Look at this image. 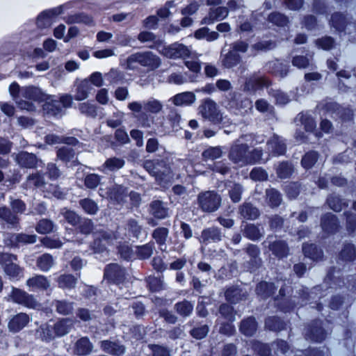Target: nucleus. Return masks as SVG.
Here are the masks:
<instances>
[{
  "mask_svg": "<svg viewBox=\"0 0 356 356\" xmlns=\"http://www.w3.org/2000/svg\"><path fill=\"white\" fill-rule=\"evenodd\" d=\"M121 65L127 70H134L138 65L154 70L161 65V59L151 51H141L133 54L126 59L120 58Z\"/></svg>",
  "mask_w": 356,
  "mask_h": 356,
  "instance_id": "f257e3e1",
  "label": "nucleus"
},
{
  "mask_svg": "<svg viewBox=\"0 0 356 356\" xmlns=\"http://www.w3.org/2000/svg\"><path fill=\"white\" fill-rule=\"evenodd\" d=\"M241 88L243 91L254 94L257 90L264 88H268L270 85V80L257 73H254L248 76H241L239 80Z\"/></svg>",
  "mask_w": 356,
  "mask_h": 356,
  "instance_id": "f03ea898",
  "label": "nucleus"
},
{
  "mask_svg": "<svg viewBox=\"0 0 356 356\" xmlns=\"http://www.w3.org/2000/svg\"><path fill=\"white\" fill-rule=\"evenodd\" d=\"M198 113L201 116L214 124L224 123L225 118L218 109L215 102L210 99L202 102L198 108Z\"/></svg>",
  "mask_w": 356,
  "mask_h": 356,
  "instance_id": "7ed1b4c3",
  "label": "nucleus"
},
{
  "mask_svg": "<svg viewBox=\"0 0 356 356\" xmlns=\"http://www.w3.org/2000/svg\"><path fill=\"white\" fill-rule=\"evenodd\" d=\"M250 151L248 145L242 143L240 140H237L231 146L228 156L234 163L239 166H243L250 164Z\"/></svg>",
  "mask_w": 356,
  "mask_h": 356,
  "instance_id": "20e7f679",
  "label": "nucleus"
},
{
  "mask_svg": "<svg viewBox=\"0 0 356 356\" xmlns=\"http://www.w3.org/2000/svg\"><path fill=\"white\" fill-rule=\"evenodd\" d=\"M198 205L205 212H213L219 207L221 198L220 195L213 191H206L198 195Z\"/></svg>",
  "mask_w": 356,
  "mask_h": 356,
  "instance_id": "39448f33",
  "label": "nucleus"
},
{
  "mask_svg": "<svg viewBox=\"0 0 356 356\" xmlns=\"http://www.w3.org/2000/svg\"><path fill=\"white\" fill-rule=\"evenodd\" d=\"M163 121V118L154 119L153 117L147 116L140 120V124L143 127L151 129L149 132L150 135L164 136L169 131L170 127Z\"/></svg>",
  "mask_w": 356,
  "mask_h": 356,
  "instance_id": "423d86ee",
  "label": "nucleus"
},
{
  "mask_svg": "<svg viewBox=\"0 0 356 356\" xmlns=\"http://www.w3.org/2000/svg\"><path fill=\"white\" fill-rule=\"evenodd\" d=\"M116 236L113 232L108 231H102L95 234L94 242L91 245V249L94 253H100L105 251L107 246L114 244Z\"/></svg>",
  "mask_w": 356,
  "mask_h": 356,
  "instance_id": "0eeeda50",
  "label": "nucleus"
},
{
  "mask_svg": "<svg viewBox=\"0 0 356 356\" xmlns=\"http://www.w3.org/2000/svg\"><path fill=\"white\" fill-rule=\"evenodd\" d=\"M160 53L169 58H186L192 54L191 49L181 43H174L168 47H163Z\"/></svg>",
  "mask_w": 356,
  "mask_h": 356,
  "instance_id": "6e6552de",
  "label": "nucleus"
},
{
  "mask_svg": "<svg viewBox=\"0 0 356 356\" xmlns=\"http://www.w3.org/2000/svg\"><path fill=\"white\" fill-rule=\"evenodd\" d=\"M7 300L23 305L29 308H36L38 305L33 296L29 295L24 291L14 287L12 288V291L8 295Z\"/></svg>",
  "mask_w": 356,
  "mask_h": 356,
  "instance_id": "1a4fd4ad",
  "label": "nucleus"
},
{
  "mask_svg": "<svg viewBox=\"0 0 356 356\" xmlns=\"http://www.w3.org/2000/svg\"><path fill=\"white\" fill-rule=\"evenodd\" d=\"M253 348L258 353L260 356H268L272 350H274L275 355L279 353L284 354L288 350V345L284 341H278L273 343L270 348L266 344L257 342L254 344Z\"/></svg>",
  "mask_w": 356,
  "mask_h": 356,
  "instance_id": "9d476101",
  "label": "nucleus"
},
{
  "mask_svg": "<svg viewBox=\"0 0 356 356\" xmlns=\"http://www.w3.org/2000/svg\"><path fill=\"white\" fill-rule=\"evenodd\" d=\"M43 102H44V104L42 105L44 114L54 117H58L62 115L63 107H61L60 105V102L58 99L47 95L43 99Z\"/></svg>",
  "mask_w": 356,
  "mask_h": 356,
  "instance_id": "9b49d317",
  "label": "nucleus"
},
{
  "mask_svg": "<svg viewBox=\"0 0 356 356\" xmlns=\"http://www.w3.org/2000/svg\"><path fill=\"white\" fill-rule=\"evenodd\" d=\"M163 166V163H156L154 164L152 161H147L145 163V168L149 171L152 175L161 181L168 182L172 179L170 170L165 168L161 170V168Z\"/></svg>",
  "mask_w": 356,
  "mask_h": 356,
  "instance_id": "f8f14e48",
  "label": "nucleus"
},
{
  "mask_svg": "<svg viewBox=\"0 0 356 356\" xmlns=\"http://www.w3.org/2000/svg\"><path fill=\"white\" fill-rule=\"evenodd\" d=\"M15 159L20 166L24 168H36L42 164V161L38 160L34 154L26 152H22L16 154Z\"/></svg>",
  "mask_w": 356,
  "mask_h": 356,
  "instance_id": "ddd939ff",
  "label": "nucleus"
},
{
  "mask_svg": "<svg viewBox=\"0 0 356 356\" xmlns=\"http://www.w3.org/2000/svg\"><path fill=\"white\" fill-rule=\"evenodd\" d=\"M267 150L269 154L279 156L284 154L286 151V145L282 138L274 135L267 142Z\"/></svg>",
  "mask_w": 356,
  "mask_h": 356,
  "instance_id": "4468645a",
  "label": "nucleus"
},
{
  "mask_svg": "<svg viewBox=\"0 0 356 356\" xmlns=\"http://www.w3.org/2000/svg\"><path fill=\"white\" fill-rule=\"evenodd\" d=\"M195 100L196 96L192 92H184L177 94L170 99V101L177 106H189L192 105Z\"/></svg>",
  "mask_w": 356,
  "mask_h": 356,
  "instance_id": "2eb2a0df",
  "label": "nucleus"
},
{
  "mask_svg": "<svg viewBox=\"0 0 356 356\" xmlns=\"http://www.w3.org/2000/svg\"><path fill=\"white\" fill-rule=\"evenodd\" d=\"M21 91L22 88H19V86L17 83H13L9 87V92L10 95L13 97L16 103L19 104V107L22 109L33 111V106L32 104L26 101L24 102L20 99V97H22Z\"/></svg>",
  "mask_w": 356,
  "mask_h": 356,
  "instance_id": "dca6fc26",
  "label": "nucleus"
},
{
  "mask_svg": "<svg viewBox=\"0 0 356 356\" xmlns=\"http://www.w3.org/2000/svg\"><path fill=\"white\" fill-rule=\"evenodd\" d=\"M228 15L227 8L225 7L211 8L209 10V15L205 17L202 23L205 24H211L216 20H221L225 18Z\"/></svg>",
  "mask_w": 356,
  "mask_h": 356,
  "instance_id": "f3484780",
  "label": "nucleus"
},
{
  "mask_svg": "<svg viewBox=\"0 0 356 356\" xmlns=\"http://www.w3.org/2000/svg\"><path fill=\"white\" fill-rule=\"evenodd\" d=\"M29 316L24 313H19L13 316L8 323V328L10 331L17 332L23 329L29 322Z\"/></svg>",
  "mask_w": 356,
  "mask_h": 356,
  "instance_id": "a211bd4d",
  "label": "nucleus"
},
{
  "mask_svg": "<svg viewBox=\"0 0 356 356\" xmlns=\"http://www.w3.org/2000/svg\"><path fill=\"white\" fill-rule=\"evenodd\" d=\"M124 275V270L116 264L108 265L104 271V277L113 282H120Z\"/></svg>",
  "mask_w": 356,
  "mask_h": 356,
  "instance_id": "6ab92c4d",
  "label": "nucleus"
},
{
  "mask_svg": "<svg viewBox=\"0 0 356 356\" xmlns=\"http://www.w3.org/2000/svg\"><path fill=\"white\" fill-rule=\"evenodd\" d=\"M26 285L32 291L46 290L49 286V282L44 275L33 276L26 281Z\"/></svg>",
  "mask_w": 356,
  "mask_h": 356,
  "instance_id": "aec40b11",
  "label": "nucleus"
},
{
  "mask_svg": "<svg viewBox=\"0 0 356 356\" xmlns=\"http://www.w3.org/2000/svg\"><path fill=\"white\" fill-rule=\"evenodd\" d=\"M266 67L268 72L280 77L286 76L289 71V66L277 60L268 63Z\"/></svg>",
  "mask_w": 356,
  "mask_h": 356,
  "instance_id": "412c9836",
  "label": "nucleus"
},
{
  "mask_svg": "<svg viewBox=\"0 0 356 356\" xmlns=\"http://www.w3.org/2000/svg\"><path fill=\"white\" fill-rule=\"evenodd\" d=\"M57 156L65 162L67 166H71L76 161L74 149L68 146H63L60 148L57 152Z\"/></svg>",
  "mask_w": 356,
  "mask_h": 356,
  "instance_id": "4be33fe9",
  "label": "nucleus"
},
{
  "mask_svg": "<svg viewBox=\"0 0 356 356\" xmlns=\"http://www.w3.org/2000/svg\"><path fill=\"white\" fill-rule=\"evenodd\" d=\"M22 97L26 99H31L35 101L43 102L46 97L42 90L35 87H25L22 88Z\"/></svg>",
  "mask_w": 356,
  "mask_h": 356,
  "instance_id": "5701e85b",
  "label": "nucleus"
},
{
  "mask_svg": "<svg viewBox=\"0 0 356 356\" xmlns=\"http://www.w3.org/2000/svg\"><path fill=\"white\" fill-rule=\"evenodd\" d=\"M61 13V8H57L42 13L37 19V25L40 28H44L50 26L51 23V17L59 15Z\"/></svg>",
  "mask_w": 356,
  "mask_h": 356,
  "instance_id": "b1692460",
  "label": "nucleus"
},
{
  "mask_svg": "<svg viewBox=\"0 0 356 356\" xmlns=\"http://www.w3.org/2000/svg\"><path fill=\"white\" fill-rule=\"evenodd\" d=\"M101 348L104 352L115 356H120L124 353V347L116 342L103 341Z\"/></svg>",
  "mask_w": 356,
  "mask_h": 356,
  "instance_id": "393cba45",
  "label": "nucleus"
},
{
  "mask_svg": "<svg viewBox=\"0 0 356 356\" xmlns=\"http://www.w3.org/2000/svg\"><path fill=\"white\" fill-rule=\"evenodd\" d=\"M201 238L205 243H216L222 239V234L218 228L211 227L202 231Z\"/></svg>",
  "mask_w": 356,
  "mask_h": 356,
  "instance_id": "a878e982",
  "label": "nucleus"
},
{
  "mask_svg": "<svg viewBox=\"0 0 356 356\" xmlns=\"http://www.w3.org/2000/svg\"><path fill=\"white\" fill-rule=\"evenodd\" d=\"M346 24V19L341 13H334L331 18V25L339 31H345L350 33V27L354 26L352 24Z\"/></svg>",
  "mask_w": 356,
  "mask_h": 356,
  "instance_id": "bb28decb",
  "label": "nucleus"
},
{
  "mask_svg": "<svg viewBox=\"0 0 356 356\" xmlns=\"http://www.w3.org/2000/svg\"><path fill=\"white\" fill-rule=\"evenodd\" d=\"M92 89L88 80L85 79L79 82L76 87L74 99L77 101H81L86 99L88 93Z\"/></svg>",
  "mask_w": 356,
  "mask_h": 356,
  "instance_id": "cd10ccee",
  "label": "nucleus"
},
{
  "mask_svg": "<svg viewBox=\"0 0 356 356\" xmlns=\"http://www.w3.org/2000/svg\"><path fill=\"white\" fill-rule=\"evenodd\" d=\"M270 250L278 258L286 257L289 252L287 244L283 241H276L268 245Z\"/></svg>",
  "mask_w": 356,
  "mask_h": 356,
  "instance_id": "c85d7f7f",
  "label": "nucleus"
},
{
  "mask_svg": "<svg viewBox=\"0 0 356 356\" xmlns=\"http://www.w3.org/2000/svg\"><path fill=\"white\" fill-rule=\"evenodd\" d=\"M151 213L157 218H165L168 216V209L162 202L155 200L150 205Z\"/></svg>",
  "mask_w": 356,
  "mask_h": 356,
  "instance_id": "c756f323",
  "label": "nucleus"
},
{
  "mask_svg": "<svg viewBox=\"0 0 356 356\" xmlns=\"http://www.w3.org/2000/svg\"><path fill=\"white\" fill-rule=\"evenodd\" d=\"M37 335L43 341H50L57 337L54 329V323L44 324L37 330Z\"/></svg>",
  "mask_w": 356,
  "mask_h": 356,
  "instance_id": "7c9ffc66",
  "label": "nucleus"
},
{
  "mask_svg": "<svg viewBox=\"0 0 356 356\" xmlns=\"http://www.w3.org/2000/svg\"><path fill=\"white\" fill-rule=\"evenodd\" d=\"M74 321L70 318H63L54 323V329L57 337L63 336L72 329Z\"/></svg>",
  "mask_w": 356,
  "mask_h": 356,
  "instance_id": "2f4dec72",
  "label": "nucleus"
},
{
  "mask_svg": "<svg viewBox=\"0 0 356 356\" xmlns=\"http://www.w3.org/2000/svg\"><path fill=\"white\" fill-rule=\"evenodd\" d=\"M124 165V161L120 158L113 157L108 159L103 165L101 170L106 173L108 171H115L120 169Z\"/></svg>",
  "mask_w": 356,
  "mask_h": 356,
  "instance_id": "473e14b6",
  "label": "nucleus"
},
{
  "mask_svg": "<svg viewBox=\"0 0 356 356\" xmlns=\"http://www.w3.org/2000/svg\"><path fill=\"white\" fill-rule=\"evenodd\" d=\"M92 345L87 337H82L79 339L74 348V352L79 355H85L92 351Z\"/></svg>",
  "mask_w": 356,
  "mask_h": 356,
  "instance_id": "72a5a7b5",
  "label": "nucleus"
},
{
  "mask_svg": "<svg viewBox=\"0 0 356 356\" xmlns=\"http://www.w3.org/2000/svg\"><path fill=\"white\" fill-rule=\"evenodd\" d=\"M4 271L11 280H18L23 277L22 269L13 262L6 264Z\"/></svg>",
  "mask_w": 356,
  "mask_h": 356,
  "instance_id": "f704fd0d",
  "label": "nucleus"
},
{
  "mask_svg": "<svg viewBox=\"0 0 356 356\" xmlns=\"http://www.w3.org/2000/svg\"><path fill=\"white\" fill-rule=\"evenodd\" d=\"M309 332L306 333L307 337L316 341H321L325 337V332L319 322L315 323V325L309 328Z\"/></svg>",
  "mask_w": 356,
  "mask_h": 356,
  "instance_id": "c9c22d12",
  "label": "nucleus"
},
{
  "mask_svg": "<svg viewBox=\"0 0 356 356\" xmlns=\"http://www.w3.org/2000/svg\"><path fill=\"white\" fill-rule=\"evenodd\" d=\"M321 226L325 232L332 233L337 228V221L335 216L328 213L323 217L321 220Z\"/></svg>",
  "mask_w": 356,
  "mask_h": 356,
  "instance_id": "e433bc0d",
  "label": "nucleus"
},
{
  "mask_svg": "<svg viewBox=\"0 0 356 356\" xmlns=\"http://www.w3.org/2000/svg\"><path fill=\"white\" fill-rule=\"evenodd\" d=\"M36 235H28L25 234H13L10 237V245H17L18 244L34 243L36 241Z\"/></svg>",
  "mask_w": 356,
  "mask_h": 356,
  "instance_id": "4c0bfd02",
  "label": "nucleus"
},
{
  "mask_svg": "<svg viewBox=\"0 0 356 356\" xmlns=\"http://www.w3.org/2000/svg\"><path fill=\"white\" fill-rule=\"evenodd\" d=\"M0 219L13 227L16 226L19 222L18 216L5 207H0Z\"/></svg>",
  "mask_w": 356,
  "mask_h": 356,
  "instance_id": "58836bf2",
  "label": "nucleus"
},
{
  "mask_svg": "<svg viewBox=\"0 0 356 356\" xmlns=\"http://www.w3.org/2000/svg\"><path fill=\"white\" fill-rule=\"evenodd\" d=\"M168 235V229L165 227H159L153 232L152 236L160 245L161 250H165L166 248L165 241Z\"/></svg>",
  "mask_w": 356,
  "mask_h": 356,
  "instance_id": "ea45409f",
  "label": "nucleus"
},
{
  "mask_svg": "<svg viewBox=\"0 0 356 356\" xmlns=\"http://www.w3.org/2000/svg\"><path fill=\"white\" fill-rule=\"evenodd\" d=\"M243 234L245 237L251 240H257L263 236L264 229L263 228L260 229L252 224H249L245 225Z\"/></svg>",
  "mask_w": 356,
  "mask_h": 356,
  "instance_id": "a19ab883",
  "label": "nucleus"
},
{
  "mask_svg": "<svg viewBox=\"0 0 356 356\" xmlns=\"http://www.w3.org/2000/svg\"><path fill=\"white\" fill-rule=\"evenodd\" d=\"M302 251L305 257L314 261L320 259L323 256L322 250L318 249L317 247L313 244L304 245L302 247Z\"/></svg>",
  "mask_w": 356,
  "mask_h": 356,
  "instance_id": "79ce46f5",
  "label": "nucleus"
},
{
  "mask_svg": "<svg viewBox=\"0 0 356 356\" xmlns=\"http://www.w3.org/2000/svg\"><path fill=\"white\" fill-rule=\"evenodd\" d=\"M240 61V56L234 51H229L222 58V64L226 68H232L238 65Z\"/></svg>",
  "mask_w": 356,
  "mask_h": 356,
  "instance_id": "37998d69",
  "label": "nucleus"
},
{
  "mask_svg": "<svg viewBox=\"0 0 356 356\" xmlns=\"http://www.w3.org/2000/svg\"><path fill=\"white\" fill-rule=\"evenodd\" d=\"M127 194V189L122 186H115L113 187L108 193V197L118 202L124 201Z\"/></svg>",
  "mask_w": 356,
  "mask_h": 356,
  "instance_id": "c03bdc74",
  "label": "nucleus"
},
{
  "mask_svg": "<svg viewBox=\"0 0 356 356\" xmlns=\"http://www.w3.org/2000/svg\"><path fill=\"white\" fill-rule=\"evenodd\" d=\"M256 330L257 323L253 318L244 320L240 326L241 332L246 336H252L256 332Z\"/></svg>",
  "mask_w": 356,
  "mask_h": 356,
  "instance_id": "a18cd8bd",
  "label": "nucleus"
},
{
  "mask_svg": "<svg viewBox=\"0 0 356 356\" xmlns=\"http://www.w3.org/2000/svg\"><path fill=\"white\" fill-rule=\"evenodd\" d=\"M222 154L223 151L221 147H210L202 152V156L205 161H213L220 158L222 156Z\"/></svg>",
  "mask_w": 356,
  "mask_h": 356,
  "instance_id": "49530a36",
  "label": "nucleus"
},
{
  "mask_svg": "<svg viewBox=\"0 0 356 356\" xmlns=\"http://www.w3.org/2000/svg\"><path fill=\"white\" fill-rule=\"evenodd\" d=\"M55 225L52 221L48 219L40 220L35 226V230L41 234H47L54 232Z\"/></svg>",
  "mask_w": 356,
  "mask_h": 356,
  "instance_id": "de8ad7c7",
  "label": "nucleus"
},
{
  "mask_svg": "<svg viewBox=\"0 0 356 356\" xmlns=\"http://www.w3.org/2000/svg\"><path fill=\"white\" fill-rule=\"evenodd\" d=\"M266 201L271 207H277L282 202L281 194L274 188L266 190Z\"/></svg>",
  "mask_w": 356,
  "mask_h": 356,
  "instance_id": "09e8293b",
  "label": "nucleus"
},
{
  "mask_svg": "<svg viewBox=\"0 0 356 356\" xmlns=\"http://www.w3.org/2000/svg\"><path fill=\"white\" fill-rule=\"evenodd\" d=\"M54 265V259L49 254H44L37 259V266L42 271L49 270Z\"/></svg>",
  "mask_w": 356,
  "mask_h": 356,
  "instance_id": "8fccbe9b",
  "label": "nucleus"
},
{
  "mask_svg": "<svg viewBox=\"0 0 356 356\" xmlns=\"http://www.w3.org/2000/svg\"><path fill=\"white\" fill-rule=\"evenodd\" d=\"M58 286L63 289H72L76 284V278L72 275H62L58 277Z\"/></svg>",
  "mask_w": 356,
  "mask_h": 356,
  "instance_id": "3c124183",
  "label": "nucleus"
},
{
  "mask_svg": "<svg viewBox=\"0 0 356 356\" xmlns=\"http://www.w3.org/2000/svg\"><path fill=\"white\" fill-rule=\"evenodd\" d=\"M227 187L232 200L234 202H239L243 192L241 186L238 184L229 182Z\"/></svg>",
  "mask_w": 356,
  "mask_h": 356,
  "instance_id": "603ef678",
  "label": "nucleus"
},
{
  "mask_svg": "<svg viewBox=\"0 0 356 356\" xmlns=\"http://www.w3.org/2000/svg\"><path fill=\"white\" fill-rule=\"evenodd\" d=\"M275 287L274 284L266 282L259 283L256 288L257 294L264 298L272 295L275 292Z\"/></svg>",
  "mask_w": 356,
  "mask_h": 356,
  "instance_id": "864d4df0",
  "label": "nucleus"
},
{
  "mask_svg": "<svg viewBox=\"0 0 356 356\" xmlns=\"http://www.w3.org/2000/svg\"><path fill=\"white\" fill-rule=\"evenodd\" d=\"M240 213L243 218L247 219H254L259 215L257 209L249 203L243 204L240 208Z\"/></svg>",
  "mask_w": 356,
  "mask_h": 356,
  "instance_id": "5fc2aeb1",
  "label": "nucleus"
},
{
  "mask_svg": "<svg viewBox=\"0 0 356 356\" xmlns=\"http://www.w3.org/2000/svg\"><path fill=\"white\" fill-rule=\"evenodd\" d=\"M143 108L148 112L157 113L161 111L163 105L159 100L150 98L147 101L143 102Z\"/></svg>",
  "mask_w": 356,
  "mask_h": 356,
  "instance_id": "6e6d98bb",
  "label": "nucleus"
},
{
  "mask_svg": "<svg viewBox=\"0 0 356 356\" xmlns=\"http://www.w3.org/2000/svg\"><path fill=\"white\" fill-rule=\"evenodd\" d=\"M299 120L307 131H313L316 127V122L307 113H300L296 118Z\"/></svg>",
  "mask_w": 356,
  "mask_h": 356,
  "instance_id": "4d7b16f0",
  "label": "nucleus"
},
{
  "mask_svg": "<svg viewBox=\"0 0 356 356\" xmlns=\"http://www.w3.org/2000/svg\"><path fill=\"white\" fill-rule=\"evenodd\" d=\"M79 204L86 213L90 215L95 214L98 210L97 204L88 198L81 200Z\"/></svg>",
  "mask_w": 356,
  "mask_h": 356,
  "instance_id": "13d9d810",
  "label": "nucleus"
},
{
  "mask_svg": "<svg viewBox=\"0 0 356 356\" xmlns=\"http://www.w3.org/2000/svg\"><path fill=\"white\" fill-rule=\"evenodd\" d=\"M193 309V305L188 301L184 300L175 305V309L178 314L183 316H189Z\"/></svg>",
  "mask_w": 356,
  "mask_h": 356,
  "instance_id": "bf43d9fd",
  "label": "nucleus"
},
{
  "mask_svg": "<svg viewBox=\"0 0 356 356\" xmlns=\"http://www.w3.org/2000/svg\"><path fill=\"white\" fill-rule=\"evenodd\" d=\"M266 327L270 330L277 331L284 328V323L277 317H268L265 322Z\"/></svg>",
  "mask_w": 356,
  "mask_h": 356,
  "instance_id": "052dcab7",
  "label": "nucleus"
},
{
  "mask_svg": "<svg viewBox=\"0 0 356 356\" xmlns=\"http://www.w3.org/2000/svg\"><path fill=\"white\" fill-rule=\"evenodd\" d=\"M153 243H147L140 247H136L135 252L140 259H147L149 257L153 252Z\"/></svg>",
  "mask_w": 356,
  "mask_h": 356,
  "instance_id": "680f3d73",
  "label": "nucleus"
},
{
  "mask_svg": "<svg viewBox=\"0 0 356 356\" xmlns=\"http://www.w3.org/2000/svg\"><path fill=\"white\" fill-rule=\"evenodd\" d=\"M247 253L250 257V262L252 268L257 267L260 264V259L258 258L259 250L256 245H250L247 248Z\"/></svg>",
  "mask_w": 356,
  "mask_h": 356,
  "instance_id": "e2e57ef3",
  "label": "nucleus"
},
{
  "mask_svg": "<svg viewBox=\"0 0 356 356\" xmlns=\"http://www.w3.org/2000/svg\"><path fill=\"white\" fill-rule=\"evenodd\" d=\"M27 187H38L40 188L44 186V181L43 177L39 175L38 173L32 174L29 175L27 178L26 181Z\"/></svg>",
  "mask_w": 356,
  "mask_h": 356,
  "instance_id": "0e129e2a",
  "label": "nucleus"
},
{
  "mask_svg": "<svg viewBox=\"0 0 356 356\" xmlns=\"http://www.w3.org/2000/svg\"><path fill=\"white\" fill-rule=\"evenodd\" d=\"M277 174L281 179H284L289 177L293 171L291 164L286 162H283L279 164L277 169Z\"/></svg>",
  "mask_w": 356,
  "mask_h": 356,
  "instance_id": "69168bd1",
  "label": "nucleus"
},
{
  "mask_svg": "<svg viewBox=\"0 0 356 356\" xmlns=\"http://www.w3.org/2000/svg\"><path fill=\"white\" fill-rule=\"evenodd\" d=\"M317 159L318 154L316 152H308L302 159V165L306 169L310 168L316 162Z\"/></svg>",
  "mask_w": 356,
  "mask_h": 356,
  "instance_id": "338daca9",
  "label": "nucleus"
},
{
  "mask_svg": "<svg viewBox=\"0 0 356 356\" xmlns=\"http://www.w3.org/2000/svg\"><path fill=\"white\" fill-rule=\"evenodd\" d=\"M355 250L353 245L346 244L341 252L340 257L343 260L352 261L355 258Z\"/></svg>",
  "mask_w": 356,
  "mask_h": 356,
  "instance_id": "774afa93",
  "label": "nucleus"
}]
</instances>
